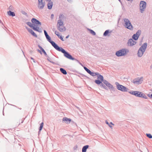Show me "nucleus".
I'll use <instances>...</instances> for the list:
<instances>
[{"label":"nucleus","mask_w":152,"mask_h":152,"mask_svg":"<svg viewBox=\"0 0 152 152\" xmlns=\"http://www.w3.org/2000/svg\"><path fill=\"white\" fill-rule=\"evenodd\" d=\"M64 16L63 14H60L59 16L57 24V29L60 32L65 31L66 28L64 26V22L62 20L64 18Z\"/></svg>","instance_id":"obj_1"},{"label":"nucleus","mask_w":152,"mask_h":152,"mask_svg":"<svg viewBox=\"0 0 152 152\" xmlns=\"http://www.w3.org/2000/svg\"><path fill=\"white\" fill-rule=\"evenodd\" d=\"M56 50L58 51H61L62 53H63L64 56L66 58L72 60H75L78 62L80 63L78 60L73 57L69 53L66 51L65 50L63 49L62 48L58 47Z\"/></svg>","instance_id":"obj_2"},{"label":"nucleus","mask_w":152,"mask_h":152,"mask_svg":"<svg viewBox=\"0 0 152 152\" xmlns=\"http://www.w3.org/2000/svg\"><path fill=\"white\" fill-rule=\"evenodd\" d=\"M128 49L126 48H123L120 49L115 53V55L118 57L125 56L129 52Z\"/></svg>","instance_id":"obj_3"},{"label":"nucleus","mask_w":152,"mask_h":152,"mask_svg":"<svg viewBox=\"0 0 152 152\" xmlns=\"http://www.w3.org/2000/svg\"><path fill=\"white\" fill-rule=\"evenodd\" d=\"M147 44L145 43L139 49L137 53L139 57H141L143 55L147 48Z\"/></svg>","instance_id":"obj_4"},{"label":"nucleus","mask_w":152,"mask_h":152,"mask_svg":"<svg viewBox=\"0 0 152 152\" xmlns=\"http://www.w3.org/2000/svg\"><path fill=\"white\" fill-rule=\"evenodd\" d=\"M115 84L116 85L117 88L118 90L124 92L127 91L128 89L126 87L120 84L118 82H116Z\"/></svg>","instance_id":"obj_5"},{"label":"nucleus","mask_w":152,"mask_h":152,"mask_svg":"<svg viewBox=\"0 0 152 152\" xmlns=\"http://www.w3.org/2000/svg\"><path fill=\"white\" fill-rule=\"evenodd\" d=\"M124 20L125 23L124 26L125 27L128 29H131L132 28V26L130 21L126 18H124Z\"/></svg>","instance_id":"obj_6"},{"label":"nucleus","mask_w":152,"mask_h":152,"mask_svg":"<svg viewBox=\"0 0 152 152\" xmlns=\"http://www.w3.org/2000/svg\"><path fill=\"white\" fill-rule=\"evenodd\" d=\"M146 3L144 1H141L140 4V9L141 13H142L145 10L146 7Z\"/></svg>","instance_id":"obj_7"},{"label":"nucleus","mask_w":152,"mask_h":152,"mask_svg":"<svg viewBox=\"0 0 152 152\" xmlns=\"http://www.w3.org/2000/svg\"><path fill=\"white\" fill-rule=\"evenodd\" d=\"M134 95L140 97H142L145 99H147V96L143 93L140 91H134Z\"/></svg>","instance_id":"obj_8"},{"label":"nucleus","mask_w":152,"mask_h":152,"mask_svg":"<svg viewBox=\"0 0 152 152\" xmlns=\"http://www.w3.org/2000/svg\"><path fill=\"white\" fill-rule=\"evenodd\" d=\"M45 5V3L43 0H38L37 7L39 9L42 10L43 9Z\"/></svg>","instance_id":"obj_9"},{"label":"nucleus","mask_w":152,"mask_h":152,"mask_svg":"<svg viewBox=\"0 0 152 152\" xmlns=\"http://www.w3.org/2000/svg\"><path fill=\"white\" fill-rule=\"evenodd\" d=\"M31 21L32 23H33L34 26H40L41 25V23L38 20H37L35 18H32L31 20Z\"/></svg>","instance_id":"obj_10"},{"label":"nucleus","mask_w":152,"mask_h":152,"mask_svg":"<svg viewBox=\"0 0 152 152\" xmlns=\"http://www.w3.org/2000/svg\"><path fill=\"white\" fill-rule=\"evenodd\" d=\"M46 39L56 50L58 47L59 46L56 44L54 42L51 40V38L50 36L47 38Z\"/></svg>","instance_id":"obj_11"},{"label":"nucleus","mask_w":152,"mask_h":152,"mask_svg":"<svg viewBox=\"0 0 152 152\" xmlns=\"http://www.w3.org/2000/svg\"><path fill=\"white\" fill-rule=\"evenodd\" d=\"M143 81V78L141 77L140 78H138L134 79V83L137 84H141Z\"/></svg>","instance_id":"obj_12"},{"label":"nucleus","mask_w":152,"mask_h":152,"mask_svg":"<svg viewBox=\"0 0 152 152\" xmlns=\"http://www.w3.org/2000/svg\"><path fill=\"white\" fill-rule=\"evenodd\" d=\"M141 33V30H138L136 33L134 34V39L137 40L138 39Z\"/></svg>","instance_id":"obj_13"},{"label":"nucleus","mask_w":152,"mask_h":152,"mask_svg":"<svg viewBox=\"0 0 152 152\" xmlns=\"http://www.w3.org/2000/svg\"><path fill=\"white\" fill-rule=\"evenodd\" d=\"M71 120L66 117H64L63 118L62 121H65V123L66 124H69L70 123Z\"/></svg>","instance_id":"obj_14"},{"label":"nucleus","mask_w":152,"mask_h":152,"mask_svg":"<svg viewBox=\"0 0 152 152\" xmlns=\"http://www.w3.org/2000/svg\"><path fill=\"white\" fill-rule=\"evenodd\" d=\"M47 2H48L47 4L48 8V9L50 10L52 8L53 6V2L51 1H48Z\"/></svg>","instance_id":"obj_15"},{"label":"nucleus","mask_w":152,"mask_h":152,"mask_svg":"<svg viewBox=\"0 0 152 152\" xmlns=\"http://www.w3.org/2000/svg\"><path fill=\"white\" fill-rule=\"evenodd\" d=\"M128 46H133V40L132 39H129L127 43Z\"/></svg>","instance_id":"obj_16"},{"label":"nucleus","mask_w":152,"mask_h":152,"mask_svg":"<svg viewBox=\"0 0 152 152\" xmlns=\"http://www.w3.org/2000/svg\"><path fill=\"white\" fill-rule=\"evenodd\" d=\"M28 31L31 34L35 37H37V35L34 32V31L31 29L28 28H27Z\"/></svg>","instance_id":"obj_17"},{"label":"nucleus","mask_w":152,"mask_h":152,"mask_svg":"<svg viewBox=\"0 0 152 152\" xmlns=\"http://www.w3.org/2000/svg\"><path fill=\"white\" fill-rule=\"evenodd\" d=\"M38 47L41 50L42 52L44 53V55L45 56H47V54L45 50L39 45H38Z\"/></svg>","instance_id":"obj_18"},{"label":"nucleus","mask_w":152,"mask_h":152,"mask_svg":"<svg viewBox=\"0 0 152 152\" xmlns=\"http://www.w3.org/2000/svg\"><path fill=\"white\" fill-rule=\"evenodd\" d=\"M7 14L8 15L12 17L15 16V14L14 12H12L11 11H9L7 12Z\"/></svg>","instance_id":"obj_19"},{"label":"nucleus","mask_w":152,"mask_h":152,"mask_svg":"<svg viewBox=\"0 0 152 152\" xmlns=\"http://www.w3.org/2000/svg\"><path fill=\"white\" fill-rule=\"evenodd\" d=\"M105 123H106V124H107L111 129H113V126L111 125H114V124H113L112 122H110V123H109L107 121H105Z\"/></svg>","instance_id":"obj_20"},{"label":"nucleus","mask_w":152,"mask_h":152,"mask_svg":"<svg viewBox=\"0 0 152 152\" xmlns=\"http://www.w3.org/2000/svg\"><path fill=\"white\" fill-rule=\"evenodd\" d=\"M88 145H86L84 146L82 149V152H86L87 149L88 148Z\"/></svg>","instance_id":"obj_21"},{"label":"nucleus","mask_w":152,"mask_h":152,"mask_svg":"<svg viewBox=\"0 0 152 152\" xmlns=\"http://www.w3.org/2000/svg\"><path fill=\"white\" fill-rule=\"evenodd\" d=\"M91 76L94 77L96 76L97 75H99V73L98 72H90V73L89 74Z\"/></svg>","instance_id":"obj_22"},{"label":"nucleus","mask_w":152,"mask_h":152,"mask_svg":"<svg viewBox=\"0 0 152 152\" xmlns=\"http://www.w3.org/2000/svg\"><path fill=\"white\" fill-rule=\"evenodd\" d=\"M32 28L34 30L37 31L39 32H42L41 29H40V30H39V28L38 27H36L35 26H34V27H33Z\"/></svg>","instance_id":"obj_23"},{"label":"nucleus","mask_w":152,"mask_h":152,"mask_svg":"<svg viewBox=\"0 0 152 152\" xmlns=\"http://www.w3.org/2000/svg\"><path fill=\"white\" fill-rule=\"evenodd\" d=\"M97 78L102 81L104 79L103 76L102 75H100L99 73V75H97Z\"/></svg>","instance_id":"obj_24"},{"label":"nucleus","mask_w":152,"mask_h":152,"mask_svg":"<svg viewBox=\"0 0 152 152\" xmlns=\"http://www.w3.org/2000/svg\"><path fill=\"white\" fill-rule=\"evenodd\" d=\"M61 72L64 75H66L67 72L63 68H60V69Z\"/></svg>","instance_id":"obj_25"},{"label":"nucleus","mask_w":152,"mask_h":152,"mask_svg":"<svg viewBox=\"0 0 152 152\" xmlns=\"http://www.w3.org/2000/svg\"><path fill=\"white\" fill-rule=\"evenodd\" d=\"M106 86L108 87L110 89H112L114 88L113 86L109 83Z\"/></svg>","instance_id":"obj_26"},{"label":"nucleus","mask_w":152,"mask_h":152,"mask_svg":"<svg viewBox=\"0 0 152 152\" xmlns=\"http://www.w3.org/2000/svg\"><path fill=\"white\" fill-rule=\"evenodd\" d=\"M102 81L99 80H96L95 81V82L98 85H101L102 83Z\"/></svg>","instance_id":"obj_27"},{"label":"nucleus","mask_w":152,"mask_h":152,"mask_svg":"<svg viewBox=\"0 0 152 152\" xmlns=\"http://www.w3.org/2000/svg\"><path fill=\"white\" fill-rule=\"evenodd\" d=\"M100 86L101 87H102L104 89L107 90L108 89L107 87L103 84L102 83L101 84V85H100Z\"/></svg>","instance_id":"obj_28"},{"label":"nucleus","mask_w":152,"mask_h":152,"mask_svg":"<svg viewBox=\"0 0 152 152\" xmlns=\"http://www.w3.org/2000/svg\"><path fill=\"white\" fill-rule=\"evenodd\" d=\"M88 30L89 31L90 33L93 35H96V33L94 31L89 29H88Z\"/></svg>","instance_id":"obj_29"},{"label":"nucleus","mask_w":152,"mask_h":152,"mask_svg":"<svg viewBox=\"0 0 152 152\" xmlns=\"http://www.w3.org/2000/svg\"><path fill=\"white\" fill-rule=\"evenodd\" d=\"M43 124H43V122H42L41 123V124H40V126L39 128V133L42 130V128L43 127Z\"/></svg>","instance_id":"obj_30"},{"label":"nucleus","mask_w":152,"mask_h":152,"mask_svg":"<svg viewBox=\"0 0 152 152\" xmlns=\"http://www.w3.org/2000/svg\"><path fill=\"white\" fill-rule=\"evenodd\" d=\"M26 23L31 28H33V27H34L33 25L30 22H28Z\"/></svg>","instance_id":"obj_31"},{"label":"nucleus","mask_w":152,"mask_h":152,"mask_svg":"<svg viewBox=\"0 0 152 152\" xmlns=\"http://www.w3.org/2000/svg\"><path fill=\"white\" fill-rule=\"evenodd\" d=\"M109 32V31L108 30H106L104 32L103 35L104 36H106Z\"/></svg>","instance_id":"obj_32"},{"label":"nucleus","mask_w":152,"mask_h":152,"mask_svg":"<svg viewBox=\"0 0 152 152\" xmlns=\"http://www.w3.org/2000/svg\"><path fill=\"white\" fill-rule=\"evenodd\" d=\"M84 69L87 72V73L89 74L90 72L91 71L89 69H88L86 67L84 66Z\"/></svg>","instance_id":"obj_33"},{"label":"nucleus","mask_w":152,"mask_h":152,"mask_svg":"<svg viewBox=\"0 0 152 152\" xmlns=\"http://www.w3.org/2000/svg\"><path fill=\"white\" fill-rule=\"evenodd\" d=\"M103 83L104 84L106 85H107V84L109 83V82L106 80L103 79V80L102 81Z\"/></svg>","instance_id":"obj_34"},{"label":"nucleus","mask_w":152,"mask_h":152,"mask_svg":"<svg viewBox=\"0 0 152 152\" xmlns=\"http://www.w3.org/2000/svg\"><path fill=\"white\" fill-rule=\"evenodd\" d=\"M9 10L10 11H13L14 8L11 5L9 7Z\"/></svg>","instance_id":"obj_35"},{"label":"nucleus","mask_w":152,"mask_h":152,"mask_svg":"<svg viewBox=\"0 0 152 152\" xmlns=\"http://www.w3.org/2000/svg\"><path fill=\"white\" fill-rule=\"evenodd\" d=\"M47 57H48V58H47V60L49 61L51 63H52L53 64H55V63L54 62H53L52 61H51L50 60V57H48V56H47Z\"/></svg>","instance_id":"obj_36"},{"label":"nucleus","mask_w":152,"mask_h":152,"mask_svg":"<svg viewBox=\"0 0 152 152\" xmlns=\"http://www.w3.org/2000/svg\"><path fill=\"white\" fill-rule=\"evenodd\" d=\"M147 136L150 138H152V136L150 134H147Z\"/></svg>","instance_id":"obj_37"},{"label":"nucleus","mask_w":152,"mask_h":152,"mask_svg":"<svg viewBox=\"0 0 152 152\" xmlns=\"http://www.w3.org/2000/svg\"><path fill=\"white\" fill-rule=\"evenodd\" d=\"M22 13L25 15H27V13L24 11H23L22 12Z\"/></svg>","instance_id":"obj_38"},{"label":"nucleus","mask_w":152,"mask_h":152,"mask_svg":"<svg viewBox=\"0 0 152 152\" xmlns=\"http://www.w3.org/2000/svg\"><path fill=\"white\" fill-rule=\"evenodd\" d=\"M55 34L57 36V35L59 34V32L58 31H56L55 32Z\"/></svg>","instance_id":"obj_39"},{"label":"nucleus","mask_w":152,"mask_h":152,"mask_svg":"<svg viewBox=\"0 0 152 152\" xmlns=\"http://www.w3.org/2000/svg\"><path fill=\"white\" fill-rule=\"evenodd\" d=\"M59 38L60 39H61L62 41H64V39H63V37H62L61 36H60V37H59Z\"/></svg>","instance_id":"obj_40"},{"label":"nucleus","mask_w":152,"mask_h":152,"mask_svg":"<svg viewBox=\"0 0 152 152\" xmlns=\"http://www.w3.org/2000/svg\"><path fill=\"white\" fill-rule=\"evenodd\" d=\"M54 17V15L53 14H52L51 15L50 18L51 19H53V18Z\"/></svg>","instance_id":"obj_41"},{"label":"nucleus","mask_w":152,"mask_h":152,"mask_svg":"<svg viewBox=\"0 0 152 152\" xmlns=\"http://www.w3.org/2000/svg\"><path fill=\"white\" fill-rule=\"evenodd\" d=\"M44 33L45 35H46L48 34L47 31L45 30H44Z\"/></svg>","instance_id":"obj_42"},{"label":"nucleus","mask_w":152,"mask_h":152,"mask_svg":"<svg viewBox=\"0 0 152 152\" xmlns=\"http://www.w3.org/2000/svg\"><path fill=\"white\" fill-rule=\"evenodd\" d=\"M77 145H76L74 147V148H73L74 149V150H76L77 149Z\"/></svg>","instance_id":"obj_43"},{"label":"nucleus","mask_w":152,"mask_h":152,"mask_svg":"<svg viewBox=\"0 0 152 152\" xmlns=\"http://www.w3.org/2000/svg\"><path fill=\"white\" fill-rule=\"evenodd\" d=\"M37 51L41 54H42V52L41 51L39 50H37Z\"/></svg>","instance_id":"obj_44"},{"label":"nucleus","mask_w":152,"mask_h":152,"mask_svg":"<svg viewBox=\"0 0 152 152\" xmlns=\"http://www.w3.org/2000/svg\"><path fill=\"white\" fill-rule=\"evenodd\" d=\"M45 36L46 37V38H47L48 37H49V35L48 34L45 35Z\"/></svg>","instance_id":"obj_45"},{"label":"nucleus","mask_w":152,"mask_h":152,"mask_svg":"<svg viewBox=\"0 0 152 152\" xmlns=\"http://www.w3.org/2000/svg\"><path fill=\"white\" fill-rule=\"evenodd\" d=\"M129 93L133 95V91H131L130 92H129Z\"/></svg>","instance_id":"obj_46"},{"label":"nucleus","mask_w":152,"mask_h":152,"mask_svg":"<svg viewBox=\"0 0 152 152\" xmlns=\"http://www.w3.org/2000/svg\"><path fill=\"white\" fill-rule=\"evenodd\" d=\"M31 59L33 60V61H34V62H35V61H34V58H32V57H31Z\"/></svg>","instance_id":"obj_47"},{"label":"nucleus","mask_w":152,"mask_h":152,"mask_svg":"<svg viewBox=\"0 0 152 152\" xmlns=\"http://www.w3.org/2000/svg\"><path fill=\"white\" fill-rule=\"evenodd\" d=\"M57 36H58V38H59V37H60V36H61V35H60L59 34V35H57Z\"/></svg>","instance_id":"obj_48"},{"label":"nucleus","mask_w":152,"mask_h":152,"mask_svg":"<svg viewBox=\"0 0 152 152\" xmlns=\"http://www.w3.org/2000/svg\"><path fill=\"white\" fill-rule=\"evenodd\" d=\"M46 1H50L51 0H45Z\"/></svg>","instance_id":"obj_49"},{"label":"nucleus","mask_w":152,"mask_h":152,"mask_svg":"<svg viewBox=\"0 0 152 152\" xmlns=\"http://www.w3.org/2000/svg\"><path fill=\"white\" fill-rule=\"evenodd\" d=\"M136 42H134V43H133V44H134V45H135V44H136Z\"/></svg>","instance_id":"obj_50"},{"label":"nucleus","mask_w":152,"mask_h":152,"mask_svg":"<svg viewBox=\"0 0 152 152\" xmlns=\"http://www.w3.org/2000/svg\"><path fill=\"white\" fill-rule=\"evenodd\" d=\"M68 2H70L71 1V0H67Z\"/></svg>","instance_id":"obj_51"},{"label":"nucleus","mask_w":152,"mask_h":152,"mask_svg":"<svg viewBox=\"0 0 152 152\" xmlns=\"http://www.w3.org/2000/svg\"><path fill=\"white\" fill-rule=\"evenodd\" d=\"M69 37V35H68L66 37V38H68Z\"/></svg>","instance_id":"obj_52"},{"label":"nucleus","mask_w":152,"mask_h":152,"mask_svg":"<svg viewBox=\"0 0 152 152\" xmlns=\"http://www.w3.org/2000/svg\"><path fill=\"white\" fill-rule=\"evenodd\" d=\"M151 97H152V94H151Z\"/></svg>","instance_id":"obj_53"},{"label":"nucleus","mask_w":152,"mask_h":152,"mask_svg":"<svg viewBox=\"0 0 152 152\" xmlns=\"http://www.w3.org/2000/svg\"><path fill=\"white\" fill-rule=\"evenodd\" d=\"M151 68H152V64L151 65Z\"/></svg>","instance_id":"obj_54"},{"label":"nucleus","mask_w":152,"mask_h":152,"mask_svg":"<svg viewBox=\"0 0 152 152\" xmlns=\"http://www.w3.org/2000/svg\"><path fill=\"white\" fill-rule=\"evenodd\" d=\"M132 39H133V38H134V37H133V35L132 36Z\"/></svg>","instance_id":"obj_55"},{"label":"nucleus","mask_w":152,"mask_h":152,"mask_svg":"<svg viewBox=\"0 0 152 152\" xmlns=\"http://www.w3.org/2000/svg\"><path fill=\"white\" fill-rule=\"evenodd\" d=\"M77 107V108L79 110V107Z\"/></svg>","instance_id":"obj_56"},{"label":"nucleus","mask_w":152,"mask_h":152,"mask_svg":"<svg viewBox=\"0 0 152 152\" xmlns=\"http://www.w3.org/2000/svg\"><path fill=\"white\" fill-rule=\"evenodd\" d=\"M120 1V0H118Z\"/></svg>","instance_id":"obj_57"},{"label":"nucleus","mask_w":152,"mask_h":152,"mask_svg":"<svg viewBox=\"0 0 152 152\" xmlns=\"http://www.w3.org/2000/svg\"><path fill=\"white\" fill-rule=\"evenodd\" d=\"M0 22H1V20H0Z\"/></svg>","instance_id":"obj_58"}]
</instances>
